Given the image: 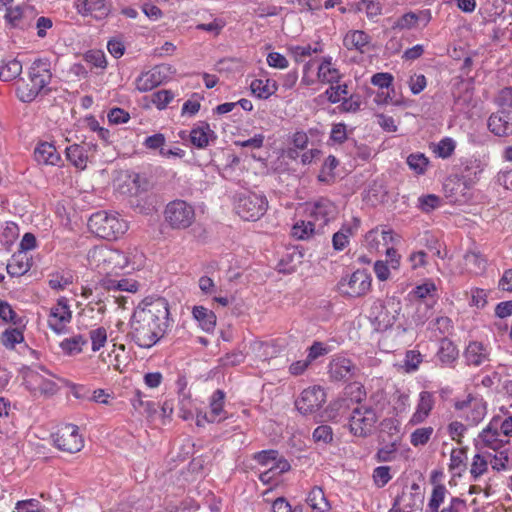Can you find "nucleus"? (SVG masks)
I'll return each instance as SVG.
<instances>
[{
    "instance_id": "f257e3e1",
    "label": "nucleus",
    "mask_w": 512,
    "mask_h": 512,
    "mask_svg": "<svg viewBox=\"0 0 512 512\" xmlns=\"http://www.w3.org/2000/svg\"><path fill=\"white\" fill-rule=\"evenodd\" d=\"M169 305L165 298L159 297L144 302L133 313L130 321V335L141 348L153 347L166 334L170 326Z\"/></svg>"
},
{
    "instance_id": "f03ea898",
    "label": "nucleus",
    "mask_w": 512,
    "mask_h": 512,
    "mask_svg": "<svg viewBox=\"0 0 512 512\" xmlns=\"http://www.w3.org/2000/svg\"><path fill=\"white\" fill-rule=\"evenodd\" d=\"M88 261L94 269L104 275L118 274L130 263L125 252L106 245L93 247L88 253Z\"/></svg>"
},
{
    "instance_id": "7ed1b4c3",
    "label": "nucleus",
    "mask_w": 512,
    "mask_h": 512,
    "mask_svg": "<svg viewBox=\"0 0 512 512\" xmlns=\"http://www.w3.org/2000/svg\"><path fill=\"white\" fill-rule=\"evenodd\" d=\"M89 230L97 237L106 240H116L128 229L127 222L117 213L98 211L91 215L88 221Z\"/></svg>"
},
{
    "instance_id": "20e7f679",
    "label": "nucleus",
    "mask_w": 512,
    "mask_h": 512,
    "mask_svg": "<svg viewBox=\"0 0 512 512\" xmlns=\"http://www.w3.org/2000/svg\"><path fill=\"white\" fill-rule=\"evenodd\" d=\"M196 214L194 207L184 200H173L169 202L164 210V220L174 230H185L195 221Z\"/></svg>"
},
{
    "instance_id": "39448f33",
    "label": "nucleus",
    "mask_w": 512,
    "mask_h": 512,
    "mask_svg": "<svg viewBox=\"0 0 512 512\" xmlns=\"http://www.w3.org/2000/svg\"><path fill=\"white\" fill-rule=\"evenodd\" d=\"M48 376H51L50 373L43 367L38 370L28 368L23 373V380L34 395L50 397L59 391V386Z\"/></svg>"
},
{
    "instance_id": "423d86ee",
    "label": "nucleus",
    "mask_w": 512,
    "mask_h": 512,
    "mask_svg": "<svg viewBox=\"0 0 512 512\" xmlns=\"http://www.w3.org/2000/svg\"><path fill=\"white\" fill-rule=\"evenodd\" d=\"M268 201L264 195L256 193L241 194L236 202V213L246 221H256L267 211Z\"/></svg>"
},
{
    "instance_id": "0eeeda50",
    "label": "nucleus",
    "mask_w": 512,
    "mask_h": 512,
    "mask_svg": "<svg viewBox=\"0 0 512 512\" xmlns=\"http://www.w3.org/2000/svg\"><path fill=\"white\" fill-rule=\"evenodd\" d=\"M377 422V415L373 408L368 406H356L349 415V427L353 435L358 437L368 436Z\"/></svg>"
},
{
    "instance_id": "6e6552de",
    "label": "nucleus",
    "mask_w": 512,
    "mask_h": 512,
    "mask_svg": "<svg viewBox=\"0 0 512 512\" xmlns=\"http://www.w3.org/2000/svg\"><path fill=\"white\" fill-rule=\"evenodd\" d=\"M337 287L342 295L361 297L370 291L371 277L365 270H356L350 276L342 277Z\"/></svg>"
},
{
    "instance_id": "1a4fd4ad",
    "label": "nucleus",
    "mask_w": 512,
    "mask_h": 512,
    "mask_svg": "<svg viewBox=\"0 0 512 512\" xmlns=\"http://www.w3.org/2000/svg\"><path fill=\"white\" fill-rule=\"evenodd\" d=\"M55 446L64 452L77 453L84 446V440L79 434L78 426L65 424L53 435Z\"/></svg>"
},
{
    "instance_id": "9d476101",
    "label": "nucleus",
    "mask_w": 512,
    "mask_h": 512,
    "mask_svg": "<svg viewBox=\"0 0 512 512\" xmlns=\"http://www.w3.org/2000/svg\"><path fill=\"white\" fill-rule=\"evenodd\" d=\"M337 215V207L327 198H320L308 206V218L321 233H324L325 226L334 221Z\"/></svg>"
},
{
    "instance_id": "9b49d317",
    "label": "nucleus",
    "mask_w": 512,
    "mask_h": 512,
    "mask_svg": "<svg viewBox=\"0 0 512 512\" xmlns=\"http://www.w3.org/2000/svg\"><path fill=\"white\" fill-rule=\"evenodd\" d=\"M326 401V394L319 386L304 389L296 400L297 410L303 414H312L318 411Z\"/></svg>"
},
{
    "instance_id": "f8f14e48",
    "label": "nucleus",
    "mask_w": 512,
    "mask_h": 512,
    "mask_svg": "<svg viewBox=\"0 0 512 512\" xmlns=\"http://www.w3.org/2000/svg\"><path fill=\"white\" fill-rule=\"evenodd\" d=\"M72 312L68 300L64 297L58 299L56 305L50 309L48 326L57 334L65 332L66 325L71 321Z\"/></svg>"
},
{
    "instance_id": "ddd939ff",
    "label": "nucleus",
    "mask_w": 512,
    "mask_h": 512,
    "mask_svg": "<svg viewBox=\"0 0 512 512\" xmlns=\"http://www.w3.org/2000/svg\"><path fill=\"white\" fill-rule=\"evenodd\" d=\"M29 77L31 78V82H34L41 93L47 94L50 91L47 86L52 79L50 62L47 59L35 60L29 70Z\"/></svg>"
},
{
    "instance_id": "4468645a",
    "label": "nucleus",
    "mask_w": 512,
    "mask_h": 512,
    "mask_svg": "<svg viewBox=\"0 0 512 512\" xmlns=\"http://www.w3.org/2000/svg\"><path fill=\"white\" fill-rule=\"evenodd\" d=\"M463 355L469 366L479 367L491 361L490 347L480 341H470Z\"/></svg>"
},
{
    "instance_id": "2eb2a0df",
    "label": "nucleus",
    "mask_w": 512,
    "mask_h": 512,
    "mask_svg": "<svg viewBox=\"0 0 512 512\" xmlns=\"http://www.w3.org/2000/svg\"><path fill=\"white\" fill-rule=\"evenodd\" d=\"M381 312L375 317L381 329L393 326L401 312V302L396 298H390L381 306Z\"/></svg>"
},
{
    "instance_id": "dca6fc26",
    "label": "nucleus",
    "mask_w": 512,
    "mask_h": 512,
    "mask_svg": "<svg viewBox=\"0 0 512 512\" xmlns=\"http://www.w3.org/2000/svg\"><path fill=\"white\" fill-rule=\"evenodd\" d=\"M165 79L164 67L155 66L151 70L141 73L136 81V89L139 92H148L161 85Z\"/></svg>"
},
{
    "instance_id": "f3484780",
    "label": "nucleus",
    "mask_w": 512,
    "mask_h": 512,
    "mask_svg": "<svg viewBox=\"0 0 512 512\" xmlns=\"http://www.w3.org/2000/svg\"><path fill=\"white\" fill-rule=\"evenodd\" d=\"M77 9L83 15H91L97 20H102L111 13L112 3L107 0H83L77 5Z\"/></svg>"
},
{
    "instance_id": "a211bd4d",
    "label": "nucleus",
    "mask_w": 512,
    "mask_h": 512,
    "mask_svg": "<svg viewBox=\"0 0 512 512\" xmlns=\"http://www.w3.org/2000/svg\"><path fill=\"white\" fill-rule=\"evenodd\" d=\"M355 371L356 366L344 357H336L329 364V375L335 381H347L354 376Z\"/></svg>"
},
{
    "instance_id": "6ab92c4d",
    "label": "nucleus",
    "mask_w": 512,
    "mask_h": 512,
    "mask_svg": "<svg viewBox=\"0 0 512 512\" xmlns=\"http://www.w3.org/2000/svg\"><path fill=\"white\" fill-rule=\"evenodd\" d=\"M488 129L496 136L504 137L511 135V115L504 110L493 113L488 119Z\"/></svg>"
},
{
    "instance_id": "aec40b11",
    "label": "nucleus",
    "mask_w": 512,
    "mask_h": 512,
    "mask_svg": "<svg viewBox=\"0 0 512 512\" xmlns=\"http://www.w3.org/2000/svg\"><path fill=\"white\" fill-rule=\"evenodd\" d=\"M434 404V395L429 391H422L419 395L418 405L410 419V423L413 425L422 423L429 416Z\"/></svg>"
},
{
    "instance_id": "412c9836",
    "label": "nucleus",
    "mask_w": 512,
    "mask_h": 512,
    "mask_svg": "<svg viewBox=\"0 0 512 512\" xmlns=\"http://www.w3.org/2000/svg\"><path fill=\"white\" fill-rule=\"evenodd\" d=\"M483 444L493 450H498L507 443V440L502 439V434L497 427V422L492 421L479 435Z\"/></svg>"
},
{
    "instance_id": "4be33fe9",
    "label": "nucleus",
    "mask_w": 512,
    "mask_h": 512,
    "mask_svg": "<svg viewBox=\"0 0 512 512\" xmlns=\"http://www.w3.org/2000/svg\"><path fill=\"white\" fill-rule=\"evenodd\" d=\"M225 393L223 390H216L209 401V422L215 423L220 422L226 418V411L224 410Z\"/></svg>"
},
{
    "instance_id": "5701e85b",
    "label": "nucleus",
    "mask_w": 512,
    "mask_h": 512,
    "mask_svg": "<svg viewBox=\"0 0 512 512\" xmlns=\"http://www.w3.org/2000/svg\"><path fill=\"white\" fill-rule=\"evenodd\" d=\"M459 356L457 346L448 338H443L440 341L439 349L437 351V358L442 365L451 366Z\"/></svg>"
},
{
    "instance_id": "b1692460",
    "label": "nucleus",
    "mask_w": 512,
    "mask_h": 512,
    "mask_svg": "<svg viewBox=\"0 0 512 512\" xmlns=\"http://www.w3.org/2000/svg\"><path fill=\"white\" fill-rule=\"evenodd\" d=\"M215 138L214 131L211 130L208 123H202L190 132V141L197 148H205L210 140Z\"/></svg>"
},
{
    "instance_id": "393cba45",
    "label": "nucleus",
    "mask_w": 512,
    "mask_h": 512,
    "mask_svg": "<svg viewBox=\"0 0 512 512\" xmlns=\"http://www.w3.org/2000/svg\"><path fill=\"white\" fill-rule=\"evenodd\" d=\"M35 160L38 163L56 165L60 160L54 145L50 143H41L34 151Z\"/></svg>"
},
{
    "instance_id": "a878e982",
    "label": "nucleus",
    "mask_w": 512,
    "mask_h": 512,
    "mask_svg": "<svg viewBox=\"0 0 512 512\" xmlns=\"http://www.w3.org/2000/svg\"><path fill=\"white\" fill-rule=\"evenodd\" d=\"M315 234L322 233L309 218L297 221L291 229V235L297 240H308Z\"/></svg>"
},
{
    "instance_id": "bb28decb",
    "label": "nucleus",
    "mask_w": 512,
    "mask_h": 512,
    "mask_svg": "<svg viewBox=\"0 0 512 512\" xmlns=\"http://www.w3.org/2000/svg\"><path fill=\"white\" fill-rule=\"evenodd\" d=\"M370 37L364 31L355 30L347 33L343 39V45L348 50H358L364 52V48L369 44Z\"/></svg>"
},
{
    "instance_id": "cd10ccee",
    "label": "nucleus",
    "mask_w": 512,
    "mask_h": 512,
    "mask_svg": "<svg viewBox=\"0 0 512 512\" xmlns=\"http://www.w3.org/2000/svg\"><path fill=\"white\" fill-rule=\"evenodd\" d=\"M306 501L313 512H328L331 508L324 491L318 486L312 488Z\"/></svg>"
},
{
    "instance_id": "c85d7f7f",
    "label": "nucleus",
    "mask_w": 512,
    "mask_h": 512,
    "mask_svg": "<svg viewBox=\"0 0 512 512\" xmlns=\"http://www.w3.org/2000/svg\"><path fill=\"white\" fill-rule=\"evenodd\" d=\"M487 260L480 252L468 251L464 255V267L472 274H481L486 269Z\"/></svg>"
},
{
    "instance_id": "c756f323",
    "label": "nucleus",
    "mask_w": 512,
    "mask_h": 512,
    "mask_svg": "<svg viewBox=\"0 0 512 512\" xmlns=\"http://www.w3.org/2000/svg\"><path fill=\"white\" fill-rule=\"evenodd\" d=\"M66 157L78 169H85L88 162V155L85 147L73 144L66 148Z\"/></svg>"
},
{
    "instance_id": "7c9ffc66",
    "label": "nucleus",
    "mask_w": 512,
    "mask_h": 512,
    "mask_svg": "<svg viewBox=\"0 0 512 512\" xmlns=\"http://www.w3.org/2000/svg\"><path fill=\"white\" fill-rule=\"evenodd\" d=\"M192 314L204 331L210 332L214 329L216 325V316L213 311L203 306H195Z\"/></svg>"
},
{
    "instance_id": "2f4dec72",
    "label": "nucleus",
    "mask_w": 512,
    "mask_h": 512,
    "mask_svg": "<svg viewBox=\"0 0 512 512\" xmlns=\"http://www.w3.org/2000/svg\"><path fill=\"white\" fill-rule=\"evenodd\" d=\"M250 88L252 93L261 99H267L277 91V84L274 80L255 79L251 82Z\"/></svg>"
},
{
    "instance_id": "473e14b6",
    "label": "nucleus",
    "mask_w": 512,
    "mask_h": 512,
    "mask_svg": "<svg viewBox=\"0 0 512 512\" xmlns=\"http://www.w3.org/2000/svg\"><path fill=\"white\" fill-rule=\"evenodd\" d=\"M40 93L41 91L37 88L34 82H31L30 77L27 81L22 80L16 89L17 97L23 103L32 102Z\"/></svg>"
},
{
    "instance_id": "72a5a7b5",
    "label": "nucleus",
    "mask_w": 512,
    "mask_h": 512,
    "mask_svg": "<svg viewBox=\"0 0 512 512\" xmlns=\"http://www.w3.org/2000/svg\"><path fill=\"white\" fill-rule=\"evenodd\" d=\"M318 80L323 83L333 84L340 79V73L336 68L331 67V59L324 58L318 68Z\"/></svg>"
},
{
    "instance_id": "f704fd0d",
    "label": "nucleus",
    "mask_w": 512,
    "mask_h": 512,
    "mask_svg": "<svg viewBox=\"0 0 512 512\" xmlns=\"http://www.w3.org/2000/svg\"><path fill=\"white\" fill-rule=\"evenodd\" d=\"M22 72V64L17 59L3 61L0 65V79L8 82L18 77Z\"/></svg>"
},
{
    "instance_id": "c9c22d12",
    "label": "nucleus",
    "mask_w": 512,
    "mask_h": 512,
    "mask_svg": "<svg viewBox=\"0 0 512 512\" xmlns=\"http://www.w3.org/2000/svg\"><path fill=\"white\" fill-rule=\"evenodd\" d=\"M447 493L448 490L443 484H436L432 489L426 512H439Z\"/></svg>"
},
{
    "instance_id": "e433bc0d",
    "label": "nucleus",
    "mask_w": 512,
    "mask_h": 512,
    "mask_svg": "<svg viewBox=\"0 0 512 512\" xmlns=\"http://www.w3.org/2000/svg\"><path fill=\"white\" fill-rule=\"evenodd\" d=\"M87 344V339L82 335H75L64 339L60 347L67 355H75L82 352L83 346Z\"/></svg>"
},
{
    "instance_id": "4c0bfd02",
    "label": "nucleus",
    "mask_w": 512,
    "mask_h": 512,
    "mask_svg": "<svg viewBox=\"0 0 512 512\" xmlns=\"http://www.w3.org/2000/svg\"><path fill=\"white\" fill-rule=\"evenodd\" d=\"M131 403L134 410L140 414L146 413L148 416H152L156 412L155 404L151 401L144 400V396L138 390L131 399Z\"/></svg>"
},
{
    "instance_id": "58836bf2",
    "label": "nucleus",
    "mask_w": 512,
    "mask_h": 512,
    "mask_svg": "<svg viewBox=\"0 0 512 512\" xmlns=\"http://www.w3.org/2000/svg\"><path fill=\"white\" fill-rule=\"evenodd\" d=\"M433 315V304L419 301L415 313L412 315V322L416 325H423Z\"/></svg>"
},
{
    "instance_id": "ea45409f",
    "label": "nucleus",
    "mask_w": 512,
    "mask_h": 512,
    "mask_svg": "<svg viewBox=\"0 0 512 512\" xmlns=\"http://www.w3.org/2000/svg\"><path fill=\"white\" fill-rule=\"evenodd\" d=\"M353 235V228L344 225L339 231L333 234L332 244L337 251H342L349 243V238Z\"/></svg>"
},
{
    "instance_id": "a19ab883",
    "label": "nucleus",
    "mask_w": 512,
    "mask_h": 512,
    "mask_svg": "<svg viewBox=\"0 0 512 512\" xmlns=\"http://www.w3.org/2000/svg\"><path fill=\"white\" fill-rule=\"evenodd\" d=\"M7 273L12 276H22L29 270V264L23 260L21 253L13 255L12 260L7 264Z\"/></svg>"
},
{
    "instance_id": "79ce46f5",
    "label": "nucleus",
    "mask_w": 512,
    "mask_h": 512,
    "mask_svg": "<svg viewBox=\"0 0 512 512\" xmlns=\"http://www.w3.org/2000/svg\"><path fill=\"white\" fill-rule=\"evenodd\" d=\"M482 172L483 168L481 163L478 160H470L466 162L462 170V177L466 182L473 183L478 180Z\"/></svg>"
},
{
    "instance_id": "37998d69",
    "label": "nucleus",
    "mask_w": 512,
    "mask_h": 512,
    "mask_svg": "<svg viewBox=\"0 0 512 512\" xmlns=\"http://www.w3.org/2000/svg\"><path fill=\"white\" fill-rule=\"evenodd\" d=\"M24 340V336L22 331L17 328L7 329L5 330L1 337V343L9 349L14 348L15 344L21 343Z\"/></svg>"
},
{
    "instance_id": "c03bdc74",
    "label": "nucleus",
    "mask_w": 512,
    "mask_h": 512,
    "mask_svg": "<svg viewBox=\"0 0 512 512\" xmlns=\"http://www.w3.org/2000/svg\"><path fill=\"white\" fill-rule=\"evenodd\" d=\"M434 429L432 427L417 428L410 436V442L414 447L423 446L430 440Z\"/></svg>"
},
{
    "instance_id": "a18cd8bd",
    "label": "nucleus",
    "mask_w": 512,
    "mask_h": 512,
    "mask_svg": "<svg viewBox=\"0 0 512 512\" xmlns=\"http://www.w3.org/2000/svg\"><path fill=\"white\" fill-rule=\"evenodd\" d=\"M441 205V198L435 194H428L419 197L418 207L425 213H429Z\"/></svg>"
},
{
    "instance_id": "49530a36",
    "label": "nucleus",
    "mask_w": 512,
    "mask_h": 512,
    "mask_svg": "<svg viewBox=\"0 0 512 512\" xmlns=\"http://www.w3.org/2000/svg\"><path fill=\"white\" fill-rule=\"evenodd\" d=\"M93 351H98L107 341V331L104 327H98L89 332Z\"/></svg>"
},
{
    "instance_id": "de8ad7c7",
    "label": "nucleus",
    "mask_w": 512,
    "mask_h": 512,
    "mask_svg": "<svg viewBox=\"0 0 512 512\" xmlns=\"http://www.w3.org/2000/svg\"><path fill=\"white\" fill-rule=\"evenodd\" d=\"M407 164L416 173L422 174L427 168L428 159L423 154H411L407 158Z\"/></svg>"
},
{
    "instance_id": "09e8293b",
    "label": "nucleus",
    "mask_w": 512,
    "mask_h": 512,
    "mask_svg": "<svg viewBox=\"0 0 512 512\" xmlns=\"http://www.w3.org/2000/svg\"><path fill=\"white\" fill-rule=\"evenodd\" d=\"M488 469V461L480 454H476L471 464L470 473L474 480L483 475Z\"/></svg>"
},
{
    "instance_id": "8fccbe9b",
    "label": "nucleus",
    "mask_w": 512,
    "mask_h": 512,
    "mask_svg": "<svg viewBox=\"0 0 512 512\" xmlns=\"http://www.w3.org/2000/svg\"><path fill=\"white\" fill-rule=\"evenodd\" d=\"M485 414V404L481 400L477 399L471 406V412L469 415H467V420L472 424H478L484 418Z\"/></svg>"
},
{
    "instance_id": "3c124183",
    "label": "nucleus",
    "mask_w": 512,
    "mask_h": 512,
    "mask_svg": "<svg viewBox=\"0 0 512 512\" xmlns=\"http://www.w3.org/2000/svg\"><path fill=\"white\" fill-rule=\"evenodd\" d=\"M174 94L170 90H160L152 95V103L162 110L173 100Z\"/></svg>"
},
{
    "instance_id": "603ef678",
    "label": "nucleus",
    "mask_w": 512,
    "mask_h": 512,
    "mask_svg": "<svg viewBox=\"0 0 512 512\" xmlns=\"http://www.w3.org/2000/svg\"><path fill=\"white\" fill-rule=\"evenodd\" d=\"M313 439L316 443H330L333 440L332 428L328 425L318 426L313 432Z\"/></svg>"
},
{
    "instance_id": "864d4df0",
    "label": "nucleus",
    "mask_w": 512,
    "mask_h": 512,
    "mask_svg": "<svg viewBox=\"0 0 512 512\" xmlns=\"http://www.w3.org/2000/svg\"><path fill=\"white\" fill-rule=\"evenodd\" d=\"M348 94L347 85H337V86H330L326 91L325 95L327 96L329 102L331 103H338Z\"/></svg>"
},
{
    "instance_id": "5fc2aeb1",
    "label": "nucleus",
    "mask_w": 512,
    "mask_h": 512,
    "mask_svg": "<svg viewBox=\"0 0 512 512\" xmlns=\"http://www.w3.org/2000/svg\"><path fill=\"white\" fill-rule=\"evenodd\" d=\"M417 21H418V15L413 12H409V13L402 15L400 18H398L395 21L393 28L394 29H411V28L415 27Z\"/></svg>"
},
{
    "instance_id": "6e6d98bb",
    "label": "nucleus",
    "mask_w": 512,
    "mask_h": 512,
    "mask_svg": "<svg viewBox=\"0 0 512 512\" xmlns=\"http://www.w3.org/2000/svg\"><path fill=\"white\" fill-rule=\"evenodd\" d=\"M23 10L20 6L7 7L5 13V20L11 27H19L22 20Z\"/></svg>"
},
{
    "instance_id": "4d7b16f0",
    "label": "nucleus",
    "mask_w": 512,
    "mask_h": 512,
    "mask_svg": "<svg viewBox=\"0 0 512 512\" xmlns=\"http://www.w3.org/2000/svg\"><path fill=\"white\" fill-rule=\"evenodd\" d=\"M422 362V356L420 352L415 350H409L405 356V370L406 372L416 371Z\"/></svg>"
},
{
    "instance_id": "13d9d810",
    "label": "nucleus",
    "mask_w": 512,
    "mask_h": 512,
    "mask_svg": "<svg viewBox=\"0 0 512 512\" xmlns=\"http://www.w3.org/2000/svg\"><path fill=\"white\" fill-rule=\"evenodd\" d=\"M454 150L455 142L451 138H444L438 143L435 152L441 158H448L452 155Z\"/></svg>"
},
{
    "instance_id": "bf43d9fd",
    "label": "nucleus",
    "mask_w": 512,
    "mask_h": 512,
    "mask_svg": "<svg viewBox=\"0 0 512 512\" xmlns=\"http://www.w3.org/2000/svg\"><path fill=\"white\" fill-rule=\"evenodd\" d=\"M435 291H436L435 284L431 281H428L421 285L416 286L410 294L414 295L420 301H423L425 298L430 296L432 292H435Z\"/></svg>"
},
{
    "instance_id": "052dcab7",
    "label": "nucleus",
    "mask_w": 512,
    "mask_h": 512,
    "mask_svg": "<svg viewBox=\"0 0 512 512\" xmlns=\"http://www.w3.org/2000/svg\"><path fill=\"white\" fill-rule=\"evenodd\" d=\"M245 359L244 354L239 351H232L220 358L221 365L224 367H233L241 364Z\"/></svg>"
},
{
    "instance_id": "680f3d73",
    "label": "nucleus",
    "mask_w": 512,
    "mask_h": 512,
    "mask_svg": "<svg viewBox=\"0 0 512 512\" xmlns=\"http://www.w3.org/2000/svg\"><path fill=\"white\" fill-rule=\"evenodd\" d=\"M359 10H364L369 18H373L381 14V5L377 0H362Z\"/></svg>"
},
{
    "instance_id": "e2e57ef3",
    "label": "nucleus",
    "mask_w": 512,
    "mask_h": 512,
    "mask_svg": "<svg viewBox=\"0 0 512 512\" xmlns=\"http://www.w3.org/2000/svg\"><path fill=\"white\" fill-rule=\"evenodd\" d=\"M373 479L377 486H385L391 479L390 468L387 466H379L374 469Z\"/></svg>"
},
{
    "instance_id": "0e129e2a",
    "label": "nucleus",
    "mask_w": 512,
    "mask_h": 512,
    "mask_svg": "<svg viewBox=\"0 0 512 512\" xmlns=\"http://www.w3.org/2000/svg\"><path fill=\"white\" fill-rule=\"evenodd\" d=\"M361 100L359 95H351L348 98H343L339 110L341 112H357L360 109Z\"/></svg>"
},
{
    "instance_id": "69168bd1",
    "label": "nucleus",
    "mask_w": 512,
    "mask_h": 512,
    "mask_svg": "<svg viewBox=\"0 0 512 512\" xmlns=\"http://www.w3.org/2000/svg\"><path fill=\"white\" fill-rule=\"evenodd\" d=\"M108 120L112 124H122L128 122L130 115L121 108H113L108 113Z\"/></svg>"
},
{
    "instance_id": "338daca9",
    "label": "nucleus",
    "mask_w": 512,
    "mask_h": 512,
    "mask_svg": "<svg viewBox=\"0 0 512 512\" xmlns=\"http://www.w3.org/2000/svg\"><path fill=\"white\" fill-rule=\"evenodd\" d=\"M426 78L422 74H414L410 77L409 87L414 95L421 93L426 87Z\"/></svg>"
},
{
    "instance_id": "774afa93",
    "label": "nucleus",
    "mask_w": 512,
    "mask_h": 512,
    "mask_svg": "<svg viewBox=\"0 0 512 512\" xmlns=\"http://www.w3.org/2000/svg\"><path fill=\"white\" fill-rule=\"evenodd\" d=\"M18 512H42L39 508V502L35 499L19 501L16 504Z\"/></svg>"
}]
</instances>
